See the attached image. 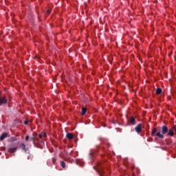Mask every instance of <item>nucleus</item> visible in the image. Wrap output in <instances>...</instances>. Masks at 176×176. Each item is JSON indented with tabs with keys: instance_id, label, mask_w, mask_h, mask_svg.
<instances>
[{
	"instance_id": "a211bd4d",
	"label": "nucleus",
	"mask_w": 176,
	"mask_h": 176,
	"mask_svg": "<svg viewBox=\"0 0 176 176\" xmlns=\"http://www.w3.org/2000/svg\"><path fill=\"white\" fill-rule=\"evenodd\" d=\"M24 124H28V120H25V121L24 122Z\"/></svg>"
},
{
	"instance_id": "f03ea898",
	"label": "nucleus",
	"mask_w": 176,
	"mask_h": 176,
	"mask_svg": "<svg viewBox=\"0 0 176 176\" xmlns=\"http://www.w3.org/2000/svg\"><path fill=\"white\" fill-rule=\"evenodd\" d=\"M96 166L97 168L94 166L95 170H96L100 176H104V169L101 167V162H98Z\"/></svg>"
},
{
	"instance_id": "aec40b11",
	"label": "nucleus",
	"mask_w": 176,
	"mask_h": 176,
	"mask_svg": "<svg viewBox=\"0 0 176 176\" xmlns=\"http://www.w3.org/2000/svg\"><path fill=\"white\" fill-rule=\"evenodd\" d=\"M13 141H16V138H13V140H12Z\"/></svg>"
},
{
	"instance_id": "f3484780",
	"label": "nucleus",
	"mask_w": 176,
	"mask_h": 176,
	"mask_svg": "<svg viewBox=\"0 0 176 176\" xmlns=\"http://www.w3.org/2000/svg\"><path fill=\"white\" fill-rule=\"evenodd\" d=\"M42 137H43V135H42V133H41V134L38 135V138L41 139V138H42Z\"/></svg>"
},
{
	"instance_id": "f8f14e48",
	"label": "nucleus",
	"mask_w": 176,
	"mask_h": 176,
	"mask_svg": "<svg viewBox=\"0 0 176 176\" xmlns=\"http://www.w3.org/2000/svg\"><path fill=\"white\" fill-rule=\"evenodd\" d=\"M162 88H157L156 89V94H157V95L162 94Z\"/></svg>"
},
{
	"instance_id": "f257e3e1",
	"label": "nucleus",
	"mask_w": 176,
	"mask_h": 176,
	"mask_svg": "<svg viewBox=\"0 0 176 176\" xmlns=\"http://www.w3.org/2000/svg\"><path fill=\"white\" fill-rule=\"evenodd\" d=\"M160 130L161 133L157 132V129L156 128H154L152 131V136L155 137V135H156L157 137H158V138H164V135L168 133V127H167V126L166 125H164L162 126Z\"/></svg>"
},
{
	"instance_id": "39448f33",
	"label": "nucleus",
	"mask_w": 176,
	"mask_h": 176,
	"mask_svg": "<svg viewBox=\"0 0 176 176\" xmlns=\"http://www.w3.org/2000/svg\"><path fill=\"white\" fill-rule=\"evenodd\" d=\"M168 135L170 137H174V130L173 129H170L168 131Z\"/></svg>"
},
{
	"instance_id": "9d476101",
	"label": "nucleus",
	"mask_w": 176,
	"mask_h": 176,
	"mask_svg": "<svg viewBox=\"0 0 176 176\" xmlns=\"http://www.w3.org/2000/svg\"><path fill=\"white\" fill-rule=\"evenodd\" d=\"M30 141L34 144V145H36V142H35V137L33 135L30 138Z\"/></svg>"
},
{
	"instance_id": "6ab92c4d",
	"label": "nucleus",
	"mask_w": 176,
	"mask_h": 176,
	"mask_svg": "<svg viewBox=\"0 0 176 176\" xmlns=\"http://www.w3.org/2000/svg\"><path fill=\"white\" fill-rule=\"evenodd\" d=\"M47 13L49 14H50V10H47Z\"/></svg>"
},
{
	"instance_id": "423d86ee",
	"label": "nucleus",
	"mask_w": 176,
	"mask_h": 176,
	"mask_svg": "<svg viewBox=\"0 0 176 176\" xmlns=\"http://www.w3.org/2000/svg\"><path fill=\"white\" fill-rule=\"evenodd\" d=\"M129 122L134 126V124H135L136 122H135V118L132 116L129 118Z\"/></svg>"
},
{
	"instance_id": "0eeeda50",
	"label": "nucleus",
	"mask_w": 176,
	"mask_h": 176,
	"mask_svg": "<svg viewBox=\"0 0 176 176\" xmlns=\"http://www.w3.org/2000/svg\"><path fill=\"white\" fill-rule=\"evenodd\" d=\"M5 138H8V133H3L1 136H0V140L3 141Z\"/></svg>"
},
{
	"instance_id": "ddd939ff",
	"label": "nucleus",
	"mask_w": 176,
	"mask_h": 176,
	"mask_svg": "<svg viewBox=\"0 0 176 176\" xmlns=\"http://www.w3.org/2000/svg\"><path fill=\"white\" fill-rule=\"evenodd\" d=\"M60 166L63 168H65V162H64V161H60Z\"/></svg>"
},
{
	"instance_id": "1a4fd4ad",
	"label": "nucleus",
	"mask_w": 176,
	"mask_h": 176,
	"mask_svg": "<svg viewBox=\"0 0 176 176\" xmlns=\"http://www.w3.org/2000/svg\"><path fill=\"white\" fill-rule=\"evenodd\" d=\"M86 112H87V109L86 107H82V112H81L82 116L86 115Z\"/></svg>"
},
{
	"instance_id": "20e7f679",
	"label": "nucleus",
	"mask_w": 176,
	"mask_h": 176,
	"mask_svg": "<svg viewBox=\"0 0 176 176\" xmlns=\"http://www.w3.org/2000/svg\"><path fill=\"white\" fill-rule=\"evenodd\" d=\"M66 138H67V140H74V135H73V133H67L66 134Z\"/></svg>"
},
{
	"instance_id": "7ed1b4c3",
	"label": "nucleus",
	"mask_w": 176,
	"mask_h": 176,
	"mask_svg": "<svg viewBox=\"0 0 176 176\" xmlns=\"http://www.w3.org/2000/svg\"><path fill=\"white\" fill-rule=\"evenodd\" d=\"M135 130L136 133H141V131H142V124H139L137 126H135Z\"/></svg>"
},
{
	"instance_id": "4468645a",
	"label": "nucleus",
	"mask_w": 176,
	"mask_h": 176,
	"mask_svg": "<svg viewBox=\"0 0 176 176\" xmlns=\"http://www.w3.org/2000/svg\"><path fill=\"white\" fill-rule=\"evenodd\" d=\"M25 144H22L21 145V149L23 150V151H26L25 150Z\"/></svg>"
},
{
	"instance_id": "9b49d317",
	"label": "nucleus",
	"mask_w": 176,
	"mask_h": 176,
	"mask_svg": "<svg viewBox=\"0 0 176 176\" xmlns=\"http://www.w3.org/2000/svg\"><path fill=\"white\" fill-rule=\"evenodd\" d=\"M96 154V152L94 151H90L89 153V157L91 160H93V157L94 156V155Z\"/></svg>"
},
{
	"instance_id": "dca6fc26",
	"label": "nucleus",
	"mask_w": 176,
	"mask_h": 176,
	"mask_svg": "<svg viewBox=\"0 0 176 176\" xmlns=\"http://www.w3.org/2000/svg\"><path fill=\"white\" fill-rule=\"evenodd\" d=\"M30 140V135L25 136V141H28Z\"/></svg>"
},
{
	"instance_id": "2eb2a0df",
	"label": "nucleus",
	"mask_w": 176,
	"mask_h": 176,
	"mask_svg": "<svg viewBox=\"0 0 176 176\" xmlns=\"http://www.w3.org/2000/svg\"><path fill=\"white\" fill-rule=\"evenodd\" d=\"M41 134H42L43 137H44V138L47 137V134H46V133H41Z\"/></svg>"
},
{
	"instance_id": "6e6552de",
	"label": "nucleus",
	"mask_w": 176,
	"mask_h": 176,
	"mask_svg": "<svg viewBox=\"0 0 176 176\" xmlns=\"http://www.w3.org/2000/svg\"><path fill=\"white\" fill-rule=\"evenodd\" d=\"M16 151H17V146H16V147H14V148H8V151H9L10 153H14V152H16Z\"/></svg>"
}]
</instances>
